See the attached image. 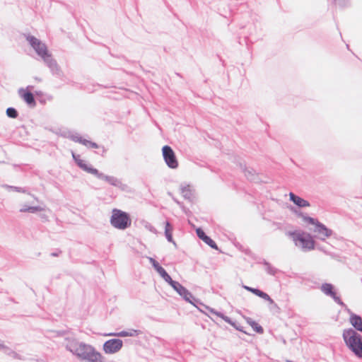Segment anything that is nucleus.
Returning a JSON list of instances; mask_svg holds the SVG:
<instances>
[{
	"instance_id": "nucleus-1",
	"label": "nucleus",
	"mask_w": 362,
	"mask_h": 362,
	"mask_svg": "<svg viewBox=\"0 0 362 362\" xmlns=\"http://www.w3.org/2000/svg\"><path fill=\"white\" fill-rule=\"evenodd\" d=\"M347 348L358 358H362V335L352 328L345 329L342 333Z\"/></svg>"
},
{
	"instance_id": "nucleus-2",
	"label": "nucleus",
	"mask_w": 362,
	"mask_h": 362,
	"mask_svg": "<svg viewBox=\"0 0 362 362\" xmlns=\"http://www.w3.org/2000/svg\"><path fill=\"white\" fill-rule=\"evenodd\" d=\"M296 246L300 247L304 252L310 251L315 247V241L310 233L301 230H293L288 233Z\"/></svg>"
},
{
	"instance_id": "nucleus-3",
	"label": "nucleus",
	"mask_w": 362,
	"mask_h": 362,
	"mask_svg": "<svg viewBox=\"0 0 362 362\" xmlns=\"http://www.w3.org/2000/svg\"><path fill=\"white\" fill-rule=\"evenodd\" d=\"M110 224L118 230H125L132 224L130 215L124 211L114 209L110 219Z\"/></svg>"
},
{
	"instance_id": "nucleus-4",
	"label": "nucleus",
	"mask_w": 362,
	"mask_h": 362,
	"mask_svg": "<svg viewBox=\"0 0 362 362\" xmlns=\"http://www.w3.org/2000/svg\"><path fill=\"white\" fill-rule=\"evenodd\" d=\"M77 358L86 362H107L105 358L94 346L83 344Z\"/></svg>"
},
{
	"instance_id": "nucleus-5",
	"label": "nucleus",
	"mask_w": 362,
	"mask_h": 362,
	"mask_svg": "<svg viewBox=\"0 0 362 362\" xmlns=\"http://www.w3.org/2000/svg\"><path fill=\"white\" fill-rule=\"evenodd\" d=\"M308 226H312L310 230L316 233V238L320 240H325L327 238L331 237L334 232L332 229L327 228L324 223L319 221L315 218H307Z\"/></svg>"
},
{
	"instance_id": "nucleus-6",
	"label": "nucleus",
	"mask_w": 362,
	"mask_h": 362,
	"mask_svg": "<svg viewBox=\"0 0 362 362\" xmlns=\"http://www.w3.org/2000/svg\"><path fill=\"white\" fill-rule=\"evenodd\" d=\"M186 302L189 303L192 305L197 302V298L187 289L184 286L173 279L168 283Z\"/></svg>"
},
{
	"instance_id": "nucleus-7",
	"label": "nucleus",
	"mask_w": 362,
	"mask_h": 362,
	"mask_svg": "<svg viewBox=\"0 0 362 362\" xmlns=\"http://www.w3.org/2000/svg\"><path fill=\"white\" fill-rule=\"evenodd\" d=\"M320 291L327 296L330 297L337 304L344 305L335 286L331 283H323L320 287Z\"/></svg>"
},
{
	"instance_id": "nucleus-8",
	"label": "nucleus",
	"mask_w": 362,
	"mask_h": 362,
	"mask_svg": "<svg viewBox=\"0 0 362 362\" xmlns=\"http://www.w3.org/2000/svg\"><path fill=\"white\" fill-rule=\"evenodd\" d=\"M163 159L166 165L170 168H177L178 166V160L175 153L169 146H164L162 148Z\"/></svg>"
},
{
	"instance_id": "nucleus-9",
	"label": "nucleus",
	"mask_w": 362,
	"mask_h": 362,
	"mask_svg": "<svg viewBox=\"0 0 362 362\" xmlns=\"http://www.w3.org/2000/svg\"><path fill=\"white\" fill-rule=\"evenodd\" d=\"M123 346L120 339L114 338L105 341L103 345V350L107 354H113L118 352Z\"/></svg>"
},
{
	"instance_id": "nucleus-10",
	"label": "nucleus",
	"mask_w": 362,
	"mask_h": 362,
	"mask_svg": "<svg viewBox=\"0 0 362 362\" xmlns=\"http://www.w3.org/2000/svg\"><path fill=\"white\" fill-rule=\"evenodd\" d=\"M27 40L31 46L35 49L39 56L46 60L49 57V54L45 44L42 43L38 39L33 36H28Z\"/></svg>"
},
{
	"instance_id": "nucleus-11",
	"label": "nucleus",
	"mask_w": 362,
	"mask_h": 362,
	"mask_svg": "<svg viewBox=\"0 0 362 362\" xmlns=\"http://www.w3.org/2000/svg\"><path fill=\"white\" fill-rule=\"evenodd\" d=\"M64 340L66 342L65 345L66 349L77 357L84 342H79L76 338L72 337H66Z\"/></svg>"
},
{
	"instance_id": "nucleus-12",
	"label": "nucleus",
	"mask_w": 362,
	"mask_h": 362,
	"mask_svg": "<svg viewBox=\"0 0 362 362\" xmlns=\"http://www.w3.org/2000/svg\"><path fill=\"white\" fill-rule=\"evenodd\" d=\"M246 291L251 292L255 296L264 299L266 301H268L270 304H272L274 308H279L277 304L274 301V300L264 291L260 290L258 288H253L248 286H243Z\"/></svg>"
},
{
	"instance_id": "nucleus-13",
	"label": "nucleus",
	"mask_w": 362,
	"mask_h": 362,
	"mask_svg": "<svg viewBox=\"0 0 362 362\" xmlns=\"http://www.w3.org/2000/svg\"><path fill=\"white\" fill-rule=\"evenodd\" d=\"M148 259L153 268L159 274L160 277L163 279L165 281L168 283L172 279V278L166 272V270L154 258L148 257Z\"/></svg>"
},
{
	"instance_id": "nucleus-14",
	"label": "nucleus",
	"mask_w": 362,
	"mask_h": 362,
	"mask_svg": "<svg viewBox=\"0 0 362 362\" xmlns=\"http://www.w3.org/2000/svg\"><path fill=\"white\" fill-rule=\"evenodd\" d=\"M197 236L202 240L204 243L208 245L211 248L214 250H218V247L216 242L206 234L202 228H197L196 229Z\"/></svg>"
},
{
	"instance_id": "nucleus-15",
	"label": "nucleus",
	"mask_w": 362,
	"mask_h": 362,
	"mask_svg": "<svg viewBox=\"0 0 362 362\" xmlns=\"http://www.w3.org/2000/svg\"><path fill=\"white\" fill-rule=\"evenodd\" d=\"M20 97L30 107H35L36 103L33 93L28 89L21 88L18 90Z\"/></svg>"
},
{
	"instance_id": "nucleus-16",
	"label": "nucleus",
	"mask_w": 362,
	"mask_h": 362,
	"mask_svg": "<svg viewBox=\"0 0 362 362\" xmlns=\"http://www.w3.org/2000/svg\"><path fill=\"white\" fill-rule=\"evenodd\" d=\"M72 156L77 163V165L83 170L86 171L90 174H97L98 170L92 167L88 166V165L86 163V161L81 158L80 156L76 155L74 153H72Z\"/></svg>"
},
{
	"instance_id": "nucleus-17",
	"label": "nucleus",
	"mask_w": 362,
	"mask_h": 362,
	"mask_svg": "<svg viewBox=\"0 0 362 362\" xmlns=\"http://www.w3.org/2000/svg\"><path fill=\"white\" fill-rule=\"evenodd\" d=\"M257 264H263L265 267L266 272L272 276H276L277 273L281 272V270L279 269L273 267L268 261H267L265 259L257 257Z\"/></svg>"
},
{
	"instance_id": "nucleus-18",
	"label": "nucleus",
	"mask_w": 362,
	"mask_h": 362,
	"mask_svg": "<svg viewBox=\"0 0 362 362\" xmlns=\"http://www.w3.org/2000/svg\"><path fill=\"white\" fill-rule=\"evenodd\" d=\"M142 334V332L139 329H129L128 330H122L119 332H111L105 334V336H115V337H136Z\"/></svg>"
},
{
	"instance_id": "nucleus-19",
	"label": "nucleus",
	"mask_w": 362,
	"mask_h": 362,
	"mask_svg": "<svg viewBox=\"0 0 362 362\" xmlns=\"http://www.w3.org/2000/svg\"><path fill=\"white\" fill-rule=\"evenodd\" d=\"M349 322L355 331L362 332V317L356 313H351Z\"/></svg>"
},
{
	"instance_id": "nucleus-20",
	"label": "nucleus",
	"mask_w": 362,
	"mask_h": 362,
	"mask_svg": "<svg viewBox=\"0 0 362 362\" xmlns=\"http://www.w3.org/2000/svg\"><path fill=\"white\" fill-rule=\"evenodd\" d=\"M112 186L117 187L119 190L124 192L129 197L135 194L136 190L134 187L129 186L125 182H110Z\"/></svg>"
},
{
	"instance_id": "nucleus-21",
	"label": "nucleus",
	"mask_w": 362,
	"mask_h": 362,
	"mask_svg": "<svg viewBox=\"0 0 362 362\" xmlns=\"http://www.w3.org/2000/svg\"><path fill=\"white\" fill-rule=\"evenodd\" d=\"M289 197L290 201L292 202L298 208H304L310 206V204L308 201L301 198L293 192H290Z\"/></svg>"
},
{
	"instance_id": "nucleus-22",
	"label": "nucleus",
	"mask_w": 362,
	"mask_h": 362,
	"mask_svg": "<svg viewBox=\"0 0 362 362\" xmlns=\"http://www.w3.org/2000/svg\"><path fill=\"white\" fill-rule=\"evenodd\" d=\"M181 194L182 197L189 202H192L194 196V190L191 188L189 185H187L186 186H182L180 187Z\"/></svg>"
},
{
	"instance_id": "nucleus-23",
	"label": "nucleus",
	"mask_w": 362,
	"mask_h": 362,
	"mask_svg": "<svg viewBox=\"0 0 362 362\" xmlns=\"http://www.w3.org/2000/svg\"><path fill=\"white\" fill-rule=\"evenodd\" d=\"M289 209L297 217L301 218L303 224L308 226V221L307 220V218H312L311 216H308L307 214L302 212L299 209H297L296 206H290Z\"/></svg>"
},
{
	"instance_id": "nucleus-24",
	"label": "nucleus",
	"mask_w": 362,
	"mask_h": 362,
	"mask_svg": "<svg viewBox=\"0 0 362 362\" xmlns=\"http://www.w3.org/2000/svg\"><path fill=\"white\" fill-rule=\"evenodd\" d=\"M173 225L168 221H165V236L167 240L169 243H173V245H176L175 242L173 240Z\"/></svg>"
},
{
	"instance_id": "nucleus-25",
	"label": "nucleus",
	"mask_w": 362,
	"mask_h": 362,
	"mask_svg": "<svg viewBox=\"0 0 362 362\" xmlns=\"http://www.w3.org/2000/svg\"><path fill=\"white\" fill-rule=\"evenodd\" d=\"M246 322L251 326L252 329L257 334H262L264 333V328L256 321L252 320L251 317H247Z\"/></svg>"
},
{
	"instance_id": "nucleus-26",
	"label": "nucleus",
	"mask_w": 362,
	"mask_h": 362,
	"mask_svg": "<svg viewBox=\"0 0 362 362\" xmlns=\"http://www.w3.org/2000/svg\"><path fill=\"white\" fill-rule=\"evenodd\" d=\"M197 302L198 303H196L195 305H194V307H196L200 312L206 314L208 315V314L206 313H205V310H203L202 308H201L199 307L202 306V307H204V309L207 310V311H209L210 313L211 314H214V313H215V309L212 308H210L209 307L208 305H206L205 304H204L202 302H201V300L197 298Z\"/></svg>"
},
{
	"instance_id": "nucleus-27",
	"label": "nucleus",
	"mask_w": 362,
	"mask_h": 362,
	"mask_svg": "<svg viewBox=\"0 0 362 362\" xmlns=\"http://www.w3.org/2000/svg\"><path fill=\"white\" fill-rule=\"evenodd\" d=\"M42 209L40 206H30L24 205L20 209V211L21 212H28V213L35 214V213H37L38 211H42Z\"/></svg>"
},
{
	"instance_id": "nucleus-28",
	"label": "nucleus",
	"mask_w": 362,
	"mask_h": 362,
	"mask_svg": "<svg viewBox=\"0 0 362 362\" xmlns=\"http://www.w3.org/2000/svg\"><path fill=\"white\" fill-rule=\"evenodd\" d=\"M226 322L232 325L236 330L240 331L245 334H249V333L244 330L243 327L240 323L237 322L236 321H233L230 317V321Z\"/></svg>"
},
{
	"instance_id": "nucleus-29",
	"label": "nucleus",
	"mask_w": 362,
	"mask_h": 362,
	"mask_svg": "<svg viewBox=\"0 0 362 362\" xmlns=\"http://www.w3.org/2000/svg\"><path fill=\"white\" fill-rule=\"evenodd\" d=\"M238 250L243 252L244 254L251 257L253 259H257V256L250 250V249L244 247L242 244L240 247L238 248Z\"/></svg>"
},
{
	"instance_id": "nucleus-30",
	"label": "nucleus",
	"mask_w": 362,
	"mask_h": 362,
	"mask_svg": "<svg viewBox=\"0 0 362 362\" xmlns=\"http://www.w3.org/2000/svg\"><path fill=\"white\" fill-rule=\"evenodd\" d=\"M6 355L10 356L11 358L13 359L17 360H23L24 357L19 354L16 353V351H13L11 349L8 348V351H6Z\"/></svg>"
},
{
	"instance_id": "nucleus-31",
	"label": "nucleus",
	"mask_w": 362,
	"mask_h": 362,
	"mask_svg": "<svg viewBox=\"0 0 362 362\" xmlns=\"http://www.w3.org/2000/svg\"><path fill=\"white\" fill-rule=\"evenodd\" d=\"M6 115L11 118H16L18 117L17 111L13 107H8L6 110Z\"/></svg>"
},
{
	"instance_id": "nucleus-32",
	"label": "nucleus",
	"mask_w": 362,
	"mask_h": 362,
	"mask_svg": "<svg viewBox=\"0 0 362 362\" xmlns=\"http://www.w3.org/2000/svg\"><path fill=\"white\" fill-rule=\"evenodd\" d=\"M83 145H84L88 148H98V146L96 143L86 140V139L84 140Z\"/></svg>"
},
{
	"instance_id": "nucleus-33",
	"label": "nucleus",
	"mask_w": 362,
	"mask_h": 362,
	"mask_svg": "<svg viewBox=\"0 0 362 362\" xmlns=\"http://www.w3.org/2000/svg\"><path fill=\"white\" fill-rule=\"evenodd\" d=\"M214 315L223 319L225 322H229L230 317L226 315L223 313L215 310Z\"/></svg>"
},
{
	"instance_id": "nucleus-34",
	"label": "nucleus",
	"mask_w": 362,
	"mask_h": 362,
	"mask_svg": "<svg viewBox=\"0 0 362 362\" xmlns=\"http://www.w3.org/2000/svg\"><path fill=\"white\" fill-rule=\"evenodd\" d=\"M4 186L6 187V188H9L11 190L16 191V192H25V189L22 188V187L10 186V185H4Z\"/></svg>"
},
{
	"instance_id": "nucleus-35",
	"label": "nucleus",
	"mask_w": 362,
	"mask_h": 362,
	"mask_svg": "<svg viewBox=\"0 0 362 362\" xmlns=\"http://www.w3.org/2000/svg\"><path fill=\"white\" fill-rule=\"evenodd\" d=\"M230 235L231 236L229 237V240L232 242L233 245L238 249L239 247H240L241 243L236 240V238L233 234H231Z\"/></svg>"
},
{
	"instance_id": "nucleus-36",
	"label": "nucleus",
	"mask_w": 362,
	"mask_h": 362,
	"mask_svg": "<svg viewBox=\"0 0 362 362\" xmlns=\"http://www.w3.org/2000/svg\"><path fill=\"white\" fill-rule=\"evenodd\" d=\"M72 140L75 142H78V143H80L81 144H83V141H84V139H82L81 137H78V136H74L72 138Z\"/></svg>"
},
{
	"instance_id": "nucleus-37",
	"label": "nucleus",
	"mask_w": 362,
	"mask_h": 362,
	"mask_svg": "<svg viewBox=\"0 0 362 362\" xmlns=\"http://www.w3.org/2000/svg\"><path fill=\"white\" fill-rule=\"evenodd\" d=\"M62 253V250L59 249H57L54 252H52L50 255L52 257H58Z\"/></svg>"
},
{
	"instance_id": "nucleus-38",
	"label": "nucleus",
	"mask_w": 362,
	"mask_h": 362,
	"mask_svg": "<svg viewBox=\"0 0 362 362\" xmlns=\"http://www.w3.org/2000/svg\"><path fill=\"white\" fill-rule=\"evenodd\" d=\"M342 308H344V310L350 315V316L351 315V313H354L348 307L347 305L344 303V305H341Z\"/></svg>"
},
{
	"instance_id": "nucleus-39",
	"label": "nucleus",
	"mask_w": 362,
	"mask_h": 362,
	"mask_svg": "<svg viewBox=\"0 0 362 362\" xmlns=\"http://www.w3.org/2000/svg\"><path fill=\"white\" fill-rule=\"evenodd\" d=\"M233 187L234 189L238 190V186L236 184V182H233Z\"/></svg>"
},
{
	"instance_id": "nucleus-40",
	"label": "nucleus",
	"mask_w": 362,
	"mask_h": 362,
	"mask_svg": "<svg viewBox=\"0 0 362 362\" xmlns=\"http://www.w3.org/2000/svg\"><path fill=\"white\" fill-rule=\"evenodd\" d=\"M199 307H200L201 308H202L203 310H205V313H206L207 310L204 309V307H202V306H200V305H199Z\"/></svg>"
}]
</instances>
